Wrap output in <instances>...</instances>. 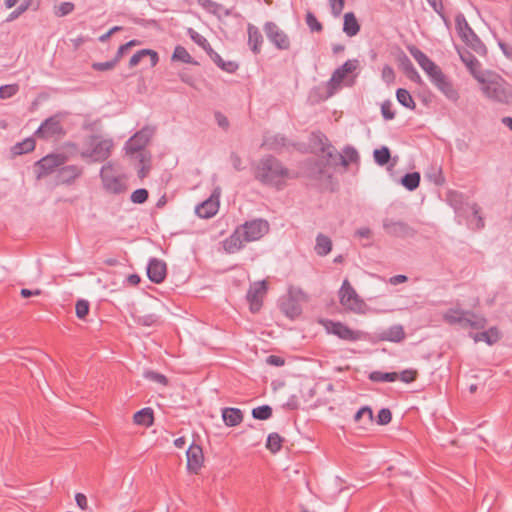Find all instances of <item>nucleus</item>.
Listing matches in <instances>:
<instances>
[{
    "label": "nucleus",
    "instance_id": "obj_14",
    "mask_svg": "<svg viewBox=\"0 0 512 512\" xmlns=\"http://www.w3.org/2000/svg\"><path fill=\"white\" fill-rule=\"evenodd\" d=\"M266 293L267 285L265 281H258L250 286L246 298L252 313H257L261 309Z\"/></svg>",
    "mask_w": 512,
    "mask_h": 512
},
{
    "label": "nucleus",
    "instance_id": "obj_42",
    "mask_svg": "<svg viewBox=\"0 0 512 512\" xmlns=\"http://www.w3.org/2000/svg\"><path fill=\"white\" fill-rule=\"evenodd\" d=\"M468 207L474 216V220H471L469 222V226L472 229H476V230L482 229L485 224H484V220H483L482 216L480 215L481 208L476 203L468 205Z\"/></svg>",
    "mask_w": 512,
    "mask_h": 512
},
{
    "label": "nucleus",
    "instance_id": "obj_63",
    "mask_svg": "<svg viewBox=\"0 0 512 512\" xmlns=\"http://www.w3.org/2000/svg\"><path fill=\"white\" fill-rule=\"evenodd\" d=\"M29 5H30V1H27L26 3L18 6L13 12L10 13V15L7 18V21H12V20L18 18L21 14H23L29 8Z\"/></svg>",
    "mask_w": 512,
    "mask_h": 512
},
{
    "label": "nucleus",
    "instance_id": "obj_55",
    "mask_svg": "<svg viewBox=\"0 0 512 512\" xmlns=\"http://www.w3.org/2000/svg\"><path fill=\"white\" fill-rule=\"evenodd\" d=\"M149 193L146 189L140 188L132 192L131 201L136 204H142L148 199Z\"/></svg>",
    "mask_w": 512,
    "mask_h": 512
},
{
    "label": "nucleus",
    "instance_id": "obj_45",
    "mask_svg": "<svg viewBox=\"0 0 512 512\" xmlns=\"http://www.w3.org/2000/svg\"><path fill=\"white\" fill-rule=\"evenodd\" d=\"M373 411L369 406H364L360 408L355 416L354 420L356 422H360L361 420H364V424L369 425L373 423Z\"/></svg>",
    "mask_w": 512,
    "mask_h": 512
},
{
    "label": "nucleus",
    "instance_id": "obj_33",
    "mask_svg": "<svg viewBox=\"0 0 512 512\" xmlns=\"http://www.w3.org/2000/svg\"><path fill=\"white\" fill-rule=\"evenodd\" d=\"M340 162V165L347 168L351 163H357L359 161V154L357 150L348 145L343 149V153H340V156H337Z\"/></svg>",
    "mask_w": 512,
    "mask_h": 512
},
{
    "label": "nucleus",
    "instance_id": "obj_29",
    "mask_svg": "<svg viewBox=\"0 0 512 512\" xmlns=\"http://www.w3.org/2000/svg\"><path fill=\"white\" fill-rule=\"evenodd\" d=\"M133 421L137 425L150 427L154 423V412L150 407L143 408L137 411L133 416Z\"/></svg>",
    "mask_w": 512,
    "mask_h": 512
},
{
    "label": "nucleus",
    "instance_id": "obj_2",
    "mask_svg": "<svg viewBox=\"0 0 512 512\" xmlns=\"http://www.w3.org/2000/svg\"><path fill=\"white\" fill-rule=\"evenodd\" d=\"M254 176L264 185L282 189L286 180L290 178V171L283 166L280 160L269 155L260 159L255 168Z\"/></svg>",
    "mask_w": 512,
    "mask_h": 512
},
{
    "label": "nucleus",
    "instance_id": "obj_23",
    "mask_svg": "<svg viewBox=\"0 0 512 512\" xmlns=\"http://www.w3.org/2000/svg\"><path fill=\"white\" fill-rule=\"evenodd\" d=\"M148 278L154 283H161L166 277V264L164 261L153 258L147 267Z\"/></svg>",
    "mask_w": 512,
    "mask_h": 512
},
{
    "label": "nucleus",
    "instance_id": "obj_34",
    "mask_svg": "<svg viewBox=\"0 0 512 512\" xmlns=\"http://www.w3.org/2000/svg\"><path fill=\"white\" fill-rule=\"evenodd\" d=\"M315 252L319 256H326L328 255L332 250V241L331 239L324 235V234H318L316 237V245H315Z\"/></svg>",
    "mask_w": 512,
    "mask_h": 512
},
{
    "label": "nucleus",
    "instance_id": "obj_40",
    "mask_svg": "<svg viewBox=\"0 0 512 512\" xmlns=\"http://www.w3.org/2000/svg\"><path fill=\"white\" fill-rule=\"evenodd\" d=\"M474 340H475V342L485 341L489 345H492L499 340V333H498L497 329L491 328L487 331H483V332L475 334Z\"/></svg>",
    "mask_w": 512,
    "mask_h": 512
},
{
    "label": "nucleus",
    "instance_id": "obj_18",
    "mask_svg": "<svg viewBox=\"0 0 512 512\" xmlns=\"http://www.w3.org/2000/svg\"><path fill=\"white\" fill-rule=\"evenodd\" d=\"M383 227L389 235L394 237L405 238L415 234L414 229L402 221L385 220Z\"/></svg>",
    "mask_w": 512,
    "mask_h": 512
},
{
    "label": "nucleus",
    "instance_id": "obj_1",
    "mask_svg": "<svg viewBox=\"0 0 512 512\" xmlns=\"http://www.w3.org/2000/svg\"><path fill=\"white\" fill-rule=\"evenodd\" d=\"M270 226L264 219H253L238 226L234 232L224 240L223 247L227 253L240 251L246 242L260 240L269 232Z\"/></svg>",
    "mask_w": 512,
    "mask_h": 512
},
{
    "label": "nucleus",
    "instance_id": "obj_21",
    "mask_svg": "<svg viewBox=\"0 0 512 512\" xmlns=\"http://www.w3.org/2000/svg\"><path fill=\"white\" fill-rule=\"evenodd\" d=\"M219 209V197L214 194L208 199L196 206V214L203 219H209L213 217Z\"/></svg>",
    "mask_w": 512,
    "mask_h": 512
},
{
    "label": "nucleus",
    "instance_id": "obj_12",
    "mask_svg": "<svg viewBox=\"0 0 512 512\" xmlns=\"http://www.w3.org/2000/svg\"><path fill=\"white\" fill-rule=\"evenodd\" d=\"M264 31L268 40L279 50H288L290 48V40L288 35L281 30L274 22H266Z\"/></svg>",
    "mask_w": 512,
    "mask_h": 512
},
{
    "label": "nucleus",
    "instance_id": "obj_47",
    "mask_svg": "<svg viewBox=\"0 0 512 512\" xmlns=\"http://www.w3.org/2000/svg\"><path fill=\"white\" fill-rule=\"evenodd\" d=\"M172 60L175 61H181L183 63L190 64L192 63V57L188 53L185 47L183 46H176L172 55Z\"/></svg>",
    "mask_w": 512,
    "mask_h": 512
},
{
    "label": "nucleus",
    "instance_id": "obj_61",
    "mask_svg": "<svg viewBox=\"0 0 512 512\" xmlns=\"http://www.w3.org/2000/svg\"><path fill=\"white\" fill-rule=\"evenodd\" d=\"M117 64V60L112 59L106 62H95L92 64V68L96 71H107L113 69Z\"/></svg>",
    "mask_w": 512,
    "mask_h": 512
},
{
    "label": "nucleus",
    "instance_id": "obj_54",
    "mask_svg": "<svg viewBox=\"0 0 512 512\" xmlns=\"http://www.w3.org/2000/svg\"><path fill=\"white\" fill-rule=\"evenodd\" d=\"M76 316L84 319L89 313V302L86 300H78L75 306Z\"/></svg>",
    "mask_w": 512,
    "mask_h": 512
},
{
    "label": "nucleus",
    "instance_id": "obj_3",
    "mask_svg": "<svg viewBox=\"0 0 512 512\" xmlns=\"http://www.w3.org/2000/svg\"><path fill=\"white\" fill-rule=\"evenodd\" d=\"M479 85L487 99L502 104L512 102V86L499 74L490 71L481 78Z\"/></svg>",
    "mask_w": 512,
    "mask_h": 512
},
{
    "label": "nucleus",
    "instance_id": "obj_49",
    "mask_svg": "<svg viewBox=\"0 0 512 512\" xmlns=\"http://www.w3.org/2000/svg\"><path fill=\"white\" fill-rule=\"evenodd\" d=\"M252 416L258 420H267L272 416V408L268 405L256 407L252 410Z\"/></svg>",
    "mask_w": 512,
    "mask_h": 512
},
{
    "label": "nucleus",
    "instance_id": "obj_38",
    "mask_svg": "<svg viewBox=\"0 0 512 512\" xmlns=\"http://www.w3.org/2000/svg\"><path fill=\"white\" fill-rule=\"evenodd\" d=\"M323 158L329 165L337 166L340 165L339 159L337 156H340V153L336 151V149L331 144L323 145L322 147Z\"/></svg>",
    "mask_w": 512,
    "mask_h": 512
},
{
    "label": "nucleus",
    "instance_id": "obj_60",
    "mask_svg": "<svg viewBox=\"0 0 512 512\" xmlns=\"http://www.w3.org/2000/svg\"><path fill=\"white\" fill-rule=\"evenodd\" d=\"M462 194L458 192H450L448 194V199L450 204L454 207L456 211L461 210V204H462Z\"/></svg>",
    "mask_w": 512,
    "mask_h": 512
},
{
    "label": "nucleus",
    "instance_id": "obj_52",
    "mask_svg": "<svg viewBox=\"0 0 512 512\" xmlns=\"http://www.w3.org/2000/svg\"><path fill=\"white\" fill-rule=\"evenodd\" d=\"M306 24L312 32H321L323 30L322 24L317 20L312 12H307Z\"/></svg>",
    "mask_w": 512,
    "mask_h": 512
},
{
    "label": "nucleus",
    "instance_id": "obj_19",
    "mask_svg": "<svg viewBox=\"0 0 512 512\" xmlns=\"http://www.w3.org/2000/svg\"><path fill=\"white\" fill-rule=\"evenodd\" d=\"M432 83L446 96L447 99L452 102L458 101V91L454 88L450 79L443 72L438 74V76L432 80Z\"/></svg>",
    "mask_w": 512,
    "mask_h": 512
},
{
    "label": "nucleus",
    "instance_id": "obj_4",
    "mask_svg": "<svg viewBox=\"0 0 512 512\" xmlns=\"http://www.w3.org/2000/svg\"><path fill=\"white\" fill-rule=\"evenodd\" d=\"M442 319L449 325H458L462 328L479 330L486 326V319L483 316L459 307H453L446 310L442 314Z\"/></svg>",
    "mask_w": 512,
    "mask_h": 512
},
{
    "label": "nucleus",
    "instance_id": "obj_27",
    "mask_svg": "<svg viewBox=\"0 0 512 512\" xmlns=\"http://www.w3.org/2000/svg\"><path fill=\"white\" fill-rule=\"evenodd\" d=\"M222 418L227 426L234 427L242 422L243 413L238 408H224L222 410Z\"/></svg>",
    "mask_w": 512,
    "mask_h": 512
},
{
    "label": "nucleus",
    "instance_id": "obj_20",
    "mask_svg": "<svg viewBox=\"0 0 512 512\" xmlns=\"http://www.w3.org/2000/svg\"><path fill=\"white\" fill-rule=\"evenodd\" d=\"M460 58L478 83L481 78H484L490 72L489 70H482L481 63L471 53L460 54Z\"/></svg>",
    "mask_w": 512,
    "mask_h": 512
},
{
    "label": "nucleus",
    "instance_id": "obj_7",
    "mask_svg": "<svg viewBox=\"0 0 512 512\" xmlns=\"http://www.w3.org/2000/svg\"><path fill=\"white\" fill-rule=\"evenodd\" d=\"M100 177L106 191L113 194H120L125 191L126 186L122 177L116 173L114 165L107 163L102 166Z\"/></svg>",
    "mask_w": 512,
    "mask_h": 512
},
{
    "label": "nucleus",
    "instance_id": "obj_39",
    "mask_svg": "<svg viewBox=\"0 0 512 512\" xmlns=\"http://www.w3.org/2000/svg\"><path fill=\"white\" fill-rule=\"evenodd\" d=\"M396 98L398 102L411 110H414L416 108V103L414 102L410 92L404 88H399L396 91Z\"/></svg>",
    "mask_w": 512,
    "mask_h": 512
},
{
    "label": "nucleus",
    "instance_id": "obj_41",
    "mask_svg": "<svg viewBox=\"0 0 512 512\" xmlns=\"http://www.w3.org/2000/svg\"><path fill=\"white\" fill-rule=\"evenodd\" d=\"M369 379L373 382H394L398 379V373L373 371L369 374Z\"/></svg>",
    "mask_w": 512,
    "mask_h": 512
},
{
    "label": "nucleus",
    "instance_id": "obj_15",
    "mask_svg": "<svg viewBox=\"0 0 512 512\" xmlns=\"http://www.w3.org/2000/svg\"><path fill=\"white\" fill-rule=\"evenodd\" d=\"M358 61L357 60H347L342 66L338 67L332 74L330 80L328 81V89L330 94H333L335 90H337L342 81L346 78L349 73H352L357 69Z\"/></svg>",
    "mask_w": 512,
    "mask_h": 512
},
{
    "label": "nucleus",
    "instance_id": "obj_46",
    "mask_svg": "<svg viewBox=\"0 0 512 512\" xmlns=\"http://www.w3.org/2000/svg\"><path fill=\"white\" fill-rule=\"evenodd\" d=\"M373 155L375 162L380 166L386 165L391 157L390 150L386 146L375 149Z\"/></svg>",
    "mask_w": 512,
    "mask_h": 512
},
{
    "label": "nucleus",
    "instance_id": "obj_36",
    "mask_svg": "<svg viewBox=\"0 0 512 512\" xmlns=\"http://www.w3.org/2000/svg\"><path fill=\"white\" fill-rule=\"evenodd\" d=\"M286 146V138L281 135L266 136L263 140L262 147L268 150H279Z\"/></svg>",
    "mask_w": 512,
    "mask_h": 512
},
{
    "label": "nucleus",
    "instance_id": "obj_43",
    "mask_svg": "<svg viewBox=\"0 0 512 512\" xmlns=\"http://www.w3.org/2000/svg\"><path fill=\"white\" fill-rule=\"evenodd\" d=\"M401 183L406 189L413 191L420 184V174L418 172L407 173L402 177Z\"/></svg>",
    "mask_w": 512,
    "mask_h": 512
},
{
    "label": "nucleus",
    "instance_id": "obj_64",
    "mask_svg": "<svg viewBox=\"0 0 512 512\" xmlns=\"http://www.w3.org/2000/svg\"><path fill=\"white\" fill-rule=\"evenodd\" d=\"M382 78L386 82H392L395 78L394 70L391 66L385 65L382 69Z\"/></svg>",
    "mask_w": 512,
    "mask_h": 512
},
{
    "label": "nucleus",
    "instance_id": "obj_28",
    "mask_svg": "<svg viewBox=\"0 0 512 512\" xmlns=\"http://www.w3.org/2000/svg\"><path fill=\"white\" fill-rule=\"evenodd\" d=\"M360 31V24L353 12H347L344 15V23H343V32L349 36L353 37L357 35Z\"/></svg>",
    "mask_w": 512,
    "mask_h": 512
},
{
    "label": "nucleus",
    "instance_id": "obj_51",
    "mask_svg": "<svg viewBox=\"0 0 512 512\" xmlns=\"http://www.w3.org/2000/svg\"><path fill=\"white\" fill-rule=\"evenodd\" d=\"M143 376L145 379H148V380H151V381H154L156 383H159L161 385H168V379L165 375L163 374H160L158 372H155V371H152V370H146L144 373H143Z\"/></svg>",
    "mask_w": 512,
    "mask_h": 512
},
{
    "label": "nucleus",
    "instance_id": "obj_30",
    "mask_svg": "<svg viewBox=\"0 0 512 512\" xmlns=\"http://www.w3.org/2000/svg\"><path fill=\"white\" fill-rule=\"evenodd\" d=\"M405 338L402 325H394L381 333V339L389 342L399 343Z\"/></svg>",
    "mask_w": 512,
    "mask_h": 512
},
{
    "label": "nucleus",
    "instance_id": "obj_11",
    "mask_svg": "<svg viewBox=\"0 0 512 512\" xmlns=\"http://www.w3.org/2000/svg\"><path fill=\"white\" fill-rule=\"evenodd\" d=\"M408 50L431 81L443 72L438 65L416 46H410Z\"/></svg>",
    "mask_w": 512,
    "mask_h": 512
},
{
    "label": "nucleus",
    "instance_id": "obj_37",
    "mask_svg": "<svg viewBox=\"0 0 512 512\" xmlns=\"http://www.w3.org/2000/svg\"><path fill=\"white\" fill-rule=\"evenodd\" d=\"M35 149V141L32 138H26L22 142L16 143L12 148L11 152L13 156H19L22 154L29 153Z\"/></svg>",
    "mask_w": 512,
    "mask_h": 512
},
{
    "label": "nucleus",
    "instance_id": "obj_10",
    "mask_svg": "<svg viewBox=\"0 0 512 512\" xmlns=\"http://www.w3.org/2000/svg\"><path fill=\"white\" fill-rule=\"evenodd\" d=\"M154 134V128L145 126L140 131L136 132L125 145L128 154H134L140 152L149 143L151 137Z\"/></svg>",
    "mask_w": 512,
    "mask_h": 512
},
{
    "label": "nucleus",
    "instance_id": "obj_35",
    "mask_svg": "<svg viewBox=\"0 0 512 512\" xmlns=\"http://www.w3.org/2000/svg\"><path fill=\"white\" fill-rule=\"evenodd\" d=\"M211 59L214 61V63L220 67L223 71H226L228 73H234L238 69V64L233 61H224L222 57L214 52L212 49L208 51Z\"/></svg>",
    "mask_w": 512,
    "mask_h": 512
},
{
    "label": "nucleus",
    "instance_id": "obj_59",
    "mask_svg": "<svg viewBox=\"0 0 512 512\" xmlns=\"http://www.w3.org/2000/svg\"><path fill=\"white\" fill-rule=\"evenodd\" d=\"M381 113L384 119L392 120L395 117V113L392 110V103L390 101H384L381 105Z\"/></svg>",
    "mask_w": 512,
    "mask_h": 512
},
{
    "label": "nucleus",
    "instance_id": "obj_53",
    "mask_svg": "<svg viewBox=\"0 0 512 512\" xmlns=\"http://www.w3.org/2000/svg\"><path fill=\"white\" fill-rule=\"evenodd\" d=\"M19 90L17 84L3 85L0 87V98L8 99L13 97Z\"/></svg>",
    "mask_w": 512,
    "mask_h": 512
},
{
    "label": "nucleus",
    "instance_id": "obj_22",
    "mask_svg": "<svg viewBox=\"0 0 512 512\" xmlns=\"http://www.w3.org/2000/svg\"><path fill=\"white\" fill-rule=\"evenodd\" d=\"M83 173V168L77 165H67L61 167L57 172V183L72 184Z\"/></svg>",
    "mask_w": 512,
    "mask_h": 512
},
{
    "label": "nucleus",
    "instance_id": "obj_17",
    "mask_svg": "<svg viewBox=\"0 0 512 512\" xmlns=\"http://www.w3.org/2000/svg\"><path fill=\"white\" fill-rule=\"evenodd\" d=\"M187 470L192 474H198L204 462V455L201 446L191 444L186 452Z\"/></svg>",
    "mask_w": 512,
    "mask_h": 512
},
{
    "label": "nucleus",
    "instance_id": "obj_31",
    "mask_svg": "<svg viewBox=\"0 0 512 512\" xmlns=\"http://www.w3.org/2000/svg\"><path fill=\"white\" fill-rule=\"evenodd\" d=\"M281 311L290 319H295L301 312V306L292 297L282 301L280 305Z\"/></svg>",
    "mask_w": 512,
    "mask_h": 512
},
{
    "label": "nucleus",
    "instance_id": "obj_6",
    "mask_svg": "<svg viewBox=\"0 0 512 512\" xmlns=\"http://www.w3.org/2000/svg\"><path fill=\"white\" fill-rule=\"evenodd\" d=\"M112 147L113 142L111 140L93 137L90 148L82 151L80 156L83 159H91L93 162H102L110 156Z\"/></svg>",
    "mask_w": 512,
    "mask_h": 512
},
{
    "label": "nucleus",
    "instance_id": "obj_44",
    "mask_svg": "<svg viewBox=\"0 0 512 512\" xmlns=\"http://www.w3.org/2000/svg\"><path fill=\"white\" fill-rule=\"evenodd\" d=\"M283 438L278 433H271L267 437L266 447L272 453H277L282 447Z\"/></svg>",
    "mask_w": 512,
    "mask_h": 512
},
{
    "label": "nucleus",
    "instance_id": "obj_32",
    "mask_svg": "<svg viewBox=\"0 0 512 512\" xmlns=\"http://www.w3.org/2000/svg\"><path fill=\"white\" fill-rule=\"evenodd\" d=\"M198 5L201 6L208 13L220 16L225 15L228 16L230 14L229 10L226 9L223 5L213 1V0H197Z\"/></svg>",
    "mask_w": 512,
    "mask_h": 512
},
{
    "label": "nucleus",
    "instance_id": "obj_62",
    "mask_svg": "<svg viewBox=\"0 0 512 512\" xmlns=\"http://www.w3.org/2000/svg\"><path fill=\"white\" fill-rule=\"evenodd\" d=\"M331 13L334 17L340 16L344 9L345 0H329Z\"/></svg>",
    "mask_w": 512,
    "mask_h": 512
},
{
    "label": "nucleus",
    "instance_id": "obj_48",
    "mask_svg": "<svg viewBox=\"0 0 512 512\" xmlns=\"http://www.w3.org/2000/svg\"><path fill=\"white\" fill-rule=\"evenodd\" d=\"M140 167L138 169V177L144 179L150 172V159L146 157L144 153H139Z\"/></svg>",
    "mask_w": 512,
    "mask_h": 512
},
{
    "label": "nucleus",
    "instance_id": "obj_50",
    "mask_svg": "<svg viewBox=\"0 0 512 512\" xmlns=\"http://www.w3.org/2000/svg\"><path fill=\"white\" fill-rule=\"evenodd\" d=\"M190 38L199 46L204 48L207 52L211 50L210 44L208 43L207 39L193 30L192 28H189L188 30Z\"/></svg>",
    "mask_w": 512,
    "mask_h": 512
},
{
    "label": "nucleus",
    "instance_id": "obj_58",
    "mask_svg": "<svg viewBox=\"0 0 512 512\" xmlns=\"http://www.w3.org/2000/svg\"><path fill=\"white\" fill-rule=\"evenodd\" d=\"M392 420V413L387 408H382L377 415V423L379 425H387Z\"/></svg>",
    "mask_w": 512,
    "mask_h": 512
},
{
    "label": "nucleus",
    "instance_id": "obj_9",
    "mask_svg": "<svg viewBox=\"0 0 512 512\" xmlns=\"http://www.w3.org/2000/svg\"><path fill=\"white\" fill-rule=\"evenodd\" d=\"M67 160V156L61 153L48 154L44 156L36 162V167L38 169L37 178L40 179L53 173L57 168L64 165Z\"/></svg>",
    "mask_w": 512,
    "mask_h": 512
},
{
    "label": "nucleus",
    "instance_id": "obj_24",
    "mask_svg": "<svg viewBox=\"0 0 512 512\" xmlns=\"http://www.w3.org/2000/svg\"><path fill=\"white\" fill-rule=\"evenodd\" d=\"M149 57L150 58V66L151 67H154L157 65L158 61H159V57H158V54L156 51L154 50H151V49H142V50H139L137 51L131 58H130V61H129V66L130 67H135L137 66L141 60L144 58V57Z\"/></svg>",
    "mask_w": 512,
    "mask_h": 512
},
{
    "label": "nucleus",
    "instance_id": "obj_5",
    "mask_svg": "<svg viewBox=\"0 0 512 512\" xmlns=\"http://www.w3.org/2000/svg\"><path fill=\"white\" fill-rule=\"evenodd\" d=\"M338 294L339 302L345 310L356 314H362L365 312L366 304L364 300L357 294L348 279H345L342 282Z\"/></svg>",
    "mask_w": 512,
    "mask_h": 512
},
{
    "label": "nucleus",
    "instance_id": "obj_57",
    "mask_svg": "<svg viewBox=\"0 0 512 512\" xmlns=\"http://www.w3.org/2000/svg\"><path fill=\"white\" fill-rule=\"evenodd\" d=\"M75 6L72 2H63L56 7L55 14L58 17H63L70 14L74 10Z\"/></svg>",
    "mask_w": 512,
    "mask_h": 512
},
{
    "label": "nucleus",
    "instance_id": "obj_56",
    "mask_svg": "<svg viewBox=\"0 0 512 512\" xmlns=\"http://www.w3.org/2000/svg\"><path fill=\"white\" fill-rule=\"evenodd\" d=\"M417 375H418L417 370L406 369V370H403L400 374H398V379H400L404 383H411L416 380Z\"/></svg>",
    "mask_w": 512,
    "mask_h": 512
},
{
    "label": "nucleus",
    "instance_id": "obj_25",
    "mask_svg": "<svg viewBox=\"0 0 512 512\" xmlns=\"http://www.w3.org/2000/svg\"><path fill=\"white\" fill-rule=\"evenodd\" d=\"M400 65H401V68H402L403 72L405 73V75L411 81H413L417 84L423 83V80H422L421 76L419 75L418 71L414 67L411 60L405 54H403V56L400 58Z\"/></svg>",
    "mask_w": 512,
    "mask_h": 512
},
{
    "label": "nucleus",
    "instance_id": "obj_16",
    "mask_svg": "<svg viewBox=\"0 0 512 512\" xmlns=\"http://www.w3.org/2000/svg\"><path fill=\"white\" fill-rule=\"evenodd\" d=\"M326 329L329 333L338 336L342 340L353 342L362 338V332L352 330L341 322L327 321Z\"/></svg>",
    "mask_w": 512,
    "mask_h": 512
},
{
    "label": "nucleus",
    "instance_id": "obj_26",
    "mask_svg": "<svg viewBox=\"0 0 512 512\" xmlns=\"http://www.w3.org/2000/svg\"><path fill=\"white\" fill-rule=\"evenodd\" d=\"M247 30H248V44H249L251 50L255 54L260 53L261 45L263 43L262 34L260 33L259 29L252 24L248 25Z\"/></svg>",
    "mask_w": 512,
    "mask_h": 512
},
{
    "label": "nucleus",
    "instance_id": "obj_8",
    "mask_svg": "<svg viewBox=\"0 0 512 512\" xmlns=\"http://www.w3.org/2000/svg\"><path fill=\"white\" fill-rule=\"evenodd\" d=\"M36 136L41 139H59L65 134L61 120L58 115L46 119L36 130Z\"/></svg>",
    "mask_w": 512,
    "mask_h": 512
},
{
    "label": "nucleus",
    "instance_id": "obj_13",
    "mask_svg": "<svg viewBox=\"0 0 512 512\" xmlns=\"http://www.w3.org/2000/svg\"><path fill=\"white\" fill-rule=\"evenodd\" d=\"M456 28L459 36L468 46L476 51L482 47L480 39L472 30L465 17L461 14L456 17Z\"/></svg>",
    "mask_w": 512,
    "mask_h": 512
}]
</instances>
